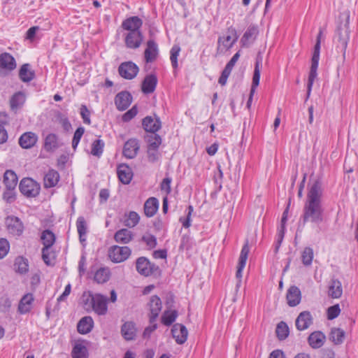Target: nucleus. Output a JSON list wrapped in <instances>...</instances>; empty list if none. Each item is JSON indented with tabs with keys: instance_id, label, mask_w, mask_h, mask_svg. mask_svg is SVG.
Here are the masks:
<instances>
[{
	"instance_id": "obj_64",
	"label": "nucleus",
	"mask_w": 358,
	"mask_h": 358,
	"mask_svg": "<svg viewBox=\"0 0 358 358\" xmlns=\"http://www.w3.org/2000/svg\"><path fill=\"white\" fill-rule=\"evenodd\" d=\"M148 157L149 161L151 162H155L158 160L159 157L158 149H148Z\"/></svg>"
},
{
	"instance_id": "obj_45",
	"label": "nucleus",
	"mask_w": 358,
	"mask_h": 358,
	"mask_svg": "<svg viewBox=\"0 0 358 358\" xmlns=\"http://www.w3.org/2000/svg\"><path fill=\"white\" fill-rule=\"evenodd\" d=\"M345 338V332L339 328L332 329L330 333V339L336 345L341 344Z\"/></svg>"
},
{
	"instance_id": "obj_57",
	"label": "nucleus",
	"mask_w": 358,
	"mask_h": 358,
	"mask_svg": "<svg viewBox=\"0 0 358 358\" xmlns=\"http://www.w3.org/2000/svg\"><path fill=\"white\" fill-rule=\"evenodd\" d=\"M42 258L47 265L53 264L54 255L50 252V248L42 249Z\"/></svg>"
},
{
	"instance_id": "obj_55",
	"label": "nucleus",
	"mask_w": 358,
	"mask_h": 358,
	"mask_svg": "<svg viewBox=\"0 0 358 358\" xmlns=\"http://www.w3.org/2000/svg\"><path fill=\"white\" fill-rule=\"evenodd\" d=\"M10 244L6 238H0V259H3L8 254Z\"/></svg>"
},
{
	"instance_id": "obj_27",
	"label": "nucleus",
	"mask_w": 358,
	"mask_h": 358,
	"mask_svg": "<svg viewBox=\"0 0 358 358\" xmlns=\"http://www.w3.org/2000/svg\"><path fill=\"white\" fill-rule=\"evenodd\" d=\"M117 176L123 184H129L132 179L133 173L131 168L124 164H120L117 167Z\"/></svg>"
},
{
	"instance_id": "obj_7",
	"label": "nucleus",
	"mask_w": 358,
	"mask_h": 358,
	"mask_svg": "<svg viewBox=\"0 0 358 358\" xmlns=\"http://www.w3.org/2000/svg\"><path fill=\"white\" fill-rule=\"evenodd\" d=\"M5 224L8 234L14 237H19L24 232V224L17 217L14 215L6 217Z\"/></svg>"
},
{
	"instance_id": "obj_48",
	"label": "nucleus",
	"mask_w": 358,
	"mask_h": 358,
	"mask_svg": "<svg viewBox=\"0 0 358 358\" xmlns=\"http://www.w3.org/2000/svg\"><path fill=\"white\" fill-rule=\"evenodd\" d=\"M277 337L279 340H285L289 335V327L285 322L278 324L275 329Z\"/></svg>"
},
{
	"instance_id": "obj_37",
	"label": "nucleus",
	"mask_w": 358,
	"mask_h": 358,
	"mask_svg": "<svg viewBox=\"0 0 358 358\" xmlns=\"http://www.w3.org/2000/svg\"><path fill=\"white\" fill-rule=\"evenodd\" d=\"M34 297L31 294H25L20 300L18 306V311L21 314H25L30 311Z\"/></svg>"
},
{
	"instance_id": "obj_8",
	"label": "nucleus",
	"mask_w": 358,
	"mask_h": 358,
	"mask_svg": "<svg viewBox=\"0 0 358 358\" xmlns=\"http://www.w3.org/2000/svg\"><path fill=\"white\" fill-rule=\"evenodd\" d=\"M131 249L127 246H112L108 251V256L112 262L120 263L127 260L131 255Z\"/></svg>"
},
{
	"instance_id": "obj_5",
	"label": "nucleus",
	"mask_w": 358,
	"mask_h": 358,
	"mask_svg": "<svg viewBox=\"0 0 358 358\" xmlns=\"http://www.w3.org/2000/svg\"><path fill=\"white\" fill-rule=\"evenodd\" d=\"M20 190L27 197H36L41 189L40 185L30 178H23L19 185Z\"/></svg>"
},
{
	"instance_id": "obj_56",
	"label": "nucleus",
	"mask_w": 358,
	"mask_h": 358,
	"mask_svg": "<svg viewBox=\"0 0 358 358\" xmlns=\"http://www.w3.org/2000/svg\"><path fill=\"white\" fill-rule=\"evenodd\" d=\"M341 309L338 304L330 306L327 309V318L329 320H334L340 314Z\"/></svg>"
},
{
	"instance_id": "obj_3",
	"label": "nucleus",
	"mask_w": 358,
	"mask_h": 358,
	"mask_svg": "<svg viewBox=\"0 0 358 358\" xmlns=\"http://www.w3.org/2000/svg\"><path fill=\"white\" fill-rule=\"evenodd\" d=\"M322 35V31H320L317 37L316 44L314 47V52L311 59V66L308 76V81L307 85V96L308 99L310 95L312 87L315 78L317 77V70L318 67L319 59H320V36Z\"/></svg>"
},
{
	"instance_id": "obj_60",
	"label": "nucleus",
	"mask_w": 358,
	"mask_h": 358,
	"mask_svg": "<svg viewBox=\"0 0 358 358\" xmlns=\"http://www.w3.org/2000/svg\"><path fill=\"white\" fill-rule=\"evenodd\" d=\"M137 113L138 110L136 106H133L130 110H129L122 115V120L124 122H129L132 118H134L137 115Z\"/></svg>"
},
{
	"instance_id": "obj_52",
	"label": "nucleus",
	"mask_w": 358,
	"mask_h": 358,
	"mask_svg": "<svg viewBox=\"0 0 358 358\" xmlns=\"http://www.w3.org/2000/svg\"><path fill=\"white\" fill-rule=\"evenodd\" d=\"M103 146L104 143L101 140H95L92 145V155L99 157L103 152Z\"/></svg>"
},
{
	"instance_id": "obj_36",
	"label": "nucleus",
	"mask_w": 358,
	"mask_h": 358,
	"mask_svg": "<svg viewBox=\"0 0 358 358\" xmlns=\"http://www.w3.org/2000/svg\"><path fill=\"white\" fill-rule=\"evenodd\" d=\"M44 187L50 188L55 187L59 180V174L57 171L50 170L44 176Z\"/></svg>"
},
{
	"instance_id": "obj_32",
	"label": "nucleus",
	"mask_w": 358,
	"mask_h": 358,
	"mask_svg": "<svg viewBox=\"0 0 358 358\" xmlns=\"http://www.w3.org/2000/svg\"><path fill=\"white\" fill-rule=\"evenodd\" d=\"M35 77L34 71L29 64H24L19 70V78L24 83L31 81Z\"/></svg>"
},
{
	"instance_id": "obj_59",
	"label": "nucleus",
	"mask_w": 358,
	"mask_h": 358,
	"mask_svg": "<svg viewBox=\"0 0 358 358\" xmlns=\"http://www.w3.org/2000/svg\"><path fill=\"white\" fill-rule=\"evenodd\" d=\"M57 119L59 124H62L63 129L66 131H69L71 129V124L70 123L69 119L66 117L59 113L57 115Z\"/></svg>"
},
{
	"instance_id": "obj_4",
	"label": "nucleus",
	"mask_w": 358,
	"mask_h": 358,
	"mask_svg": "<svg viewBox=\"0 0 358 358\" xmlns=\"http://www.w3.org/2000/svg\"><path fill=\"white\" fill-rule=\"evenodd\" d=\"M238 36L235 28L230 27L225 35L220 36L217 40V52L224 54L233 47L237 41Z\"/></svg>"
},
{
	"instance_id": "obj_11",
	"label": "nucleus",
	"mask_w": 358,
	"mask_h": 358,
	"mask_svg": "<svg viewBox=\"0 0 358 358\" xmlns=\"http://www.w3.org/2000/svg\"><path fill=\"white\" fill-rule=\"evenodd\" d=\"M250 252V248L248 241H247L245 245L243 246L241 251L240 257L238 259V263L237 266V271L236 273V278L238 279V282L236 285L237 287H239L241 282L242 271L245 266L246 261L248 259V253Z\"/></svg>"
},
{
	"instance_id": "obj_18",
	"label": "nucleus",
	"mask_w": 358,
	"mask_h": 358,
	"mask_svg": "<svg viewBox=\"0 0 358 358\" xmlns=\"http://www.w3.org/2000/svg\"><path fill=\"white\" fill-rule=\"evenodd\" d=\"M259 33L258 27L255 25H250L243 34L241 43L243 46L248 47L256 39Z\"/></svg>"
},
{
	"instance_id": "obj_35",
	"label": "nucleus",
	"mask_w": 358,
	"mask_h": 358,
	"mask_svg": "<svg viewBox=\"0 0 358 358\" xmlns=\"http://www.w3.org/2000/svg\"><path fill=\"white\" fill-rule=\"evenodd\" d=\"M158 207V200L155 197L149 198L144 203L145 215L148 217L154 216L157 211Z\"/></svg>"
},
{
	"instance_id": "obj_13",
	"label": "nucleus",
	"mask_w": 358,
	"mask_h": 358,
	"mask_svg": "<svg viewBox=\"0 0 358 358\" xmlns=\"http://www.w3.org/2000/svg\"><path fill=\"white\" fill-rule=\"evenodd\" d=\"M313 317L309 311H303L297 317L295 324L299 331L307 329L313 324Z\"/></svg>"
},
{
	"instance_id": "obj_21",
	"label": "nucleus",
	"mask_w": 358,
	"mask_h": 358,
	"mask_svg": "<svg viewBox=\"0 0 358 358\" xmlns=\"http://www.w3.org/2000/svg\"><path fill=\"white\" fill-rule=\"evenodd\" d=\"M121 334L126 341H133L136 336V328L134 322L128 321L121 327Z\"/></svg>"
},
{
	"instance_id": "obj_14",
	"label": "nucleus",
	"mask_w": 358,
	"mask_h": 358,
	"mask_svg": "<svg viewBox=\"0 0 358 358\" xmlns=\"http://www.w3.org/2000/svg\"><path fill=\"white\" fill-rule=\"evenodd\" d=\"M132 96L128 92H121L115 98V103L119 110H126L131 103Z\"/></svg>"
},
{
	"instance_id": "obj_58",
	"label": "nucleus",
	"mask_w": 358,
	"mask_h": 358,
	"mask_svg": "<svg viewBox=\"0 0 358 358\" xmlns=\"http://www.w3.org/2000/svg\"><path fill=\"white\" fill-rule=\"evenodd\" d=\"M193 212V207L192 206H188V213L185 218L181 217L180 218V222L182 223V227L185 228H188L191 225V215Z\"/></svg>"
},
{
	"instance_id": "obj_40",
	"label": "nucleus",
	"mask_w": 358,
	"mask_h": 358,
	"mask_svg": "<svg viewBox=\"0 0 358 358\" xmlns=\"http://www.w3.org/2000/svg\"><path fill=\"white\" fill-rule=\"evenodd\" d=\"M3 182L6 189H15L17 183V177L14 171L7 170L3 175Z\"/></svg>"
},
{
	"instance_id": "obj_2",
	"label": "nucleus",
	"mask_w": 358,
	"mask_h": 358,
	"mask_svg": "<svg viewBox=\"0 0 358 358\" xmlns=\"http://www.w3.org/2000/svg\"><path fill=\"white\" fill-rule=\"evenodd\" d=\"M80 303L87 312L94 311L101 316L108 313V298L101 294L85 291L81 296Z\"/></svg>"
},
{
	"instance_id": "obj_41",
	"label": "nucleus",
	"mask_w": 358,
	"mask_h": 358,
	"mask_svg": "<svg viewBox=\"0 0 358 358\" xmlns=\"http://www.w3.org/2000/svg\"><path fill=\"white\" fill-rule=\"evenodd\" d=\"M77 231L79 234V239L80 243H84L86 241V234L87 231V225L85 218L82 216L78 217L76 221Z\"/></svg>"
},
{
	"instance_id": "obj_26",
	"label": "nucleus",
	"mask_w": 358,
	"mask_h": 358,
	"mask_svg": "<svg viewBox=\"0 0 358 358\" xmlns=\"http://www.w3.org/2000/svg\"><path fill=\"white\" fill-rule=\"evenodd\" d=\"M157 84V78L156 76L154 74L148 75L142 83L141 90L145 94L152 93L156 88Z\"/></svg>"
},
{
	"instance_id": "obj_42",
	"label": "nucleus",
	"mask_w": 358,
	"mask_h": 358,
	"mask_svg": "<svg viewBox=\"0 0 358 358\" xmlns=\"http://www.w3.org/2000/svg\"><path fill=\"white\" fill-rule=\"evenodd\" d=\"M43 248H50L55 242V236L50 230H45L43 231L41 237Z\"/></svg>"
},
{
	"instance_id": "obj_44",
	"label": "nucleus",
	"mask_w": 358,
	"mask_h": 358,
	"mask_svg": "<svg viewBox=\"0 0 358 358\" xmlns=\"http://www.w3.org/2000/svg\"><path fill=\"white\" fill-rule=\"evenodd\" d=\"M148 142V149H158L162 143V138L159 135L156 133L149 134L145 136Z\"/></svg>"
},
{
	"instance_id": "obj_16",
	"label": "nucleus",
	"mask_w": 358,
	"mask_h": 358,
	"mask_svg": "<svg viewBox=\"0 0 358 358\" xmlns=\"http://www.w3.org/2000/svg\"><path fill=\"white\" fill-rule=\"evenodd\" d=\"M139 143L137 139L131 138L129 139L124 145L123 155L128 159L134 158L139 150Z\"/></svg>"
},
{
	"instance_id": "obj_10",
	"label": "nucleus",
	"mask_w": 358,
	"mask_h": 358,
	"mask_svg": "<svg viewBox=\"0 0 358 358\" xmlns=\"http://www.w3.org/2000/svg\"><path fill=\"white\" fill-rule=\"evenodd\" d=\"M138 71L139 69L137 65L132 62H123L118 68L120 75L127 80L134 78L137 76Z\"/></svg>"
},
{
	"instance_id": "obj_22",
	"label": "nucleus",
	"mask_w": 358,
	"mask_h": 358,
	"mask_svg": "<svg viewBox=\"0 0 358 358\" xmlns=\"http://www.w3.org/2000/svg\"><path fill=\"white\" fill-rule=\"evenodd\" d=\"M301 299V293L296 286H291L287 290V303L291 307L297 306Z\"/></svg>"
},
{
	"instance_id": "obj_12",
	"label": "nucleus",
	"mask_w": 358,
	"mask_h": 358,
	"mask_svg": "<svg viewBox=\"0 0 358 358\" xmlns=\"http://www.w3.org/2000/svg\"><path fill=\"white\" fill-rule=\"evenodd\" d=\"M144 129L150 134L156 133L162 127V122L159 117L155 116H147L143 120Z\"/></svg>"
},
{
	"instance_id": "obj_51",
	"label": "nucleus",
	"mask_w": 358,
	"mask_h": 358,
	"mask_svg": "<svg viewBox=\"0 0 358 358\" xmlns=\"http://www.w3.org/2000/svg\"><path fill=\"white\" fill-rule=\"evenodd\" d=\"M301 259L305 266L310 265L313 259V250L309 247L305 248L301 255Z\"/></svg>"
},
{
	"instance_id": "obj_20",
	"label": "nucleus",
	"mask_w": 358,
	"mask_h": 358,
	"mask_svg": "<svg viewBox=\"0 0 358 358\" xmlns=\"http://www.w3.org/2000/svg\"><path fill=\"white\" fill-rule=\"evenodd\" d=\"M38 141L37 135L34 132H25L19 138L20 145L24 149H29L35 145Z\"/></svg>"
},
{
	"instance_id": "obj_24",
	"label": "nucleus",
	"mask_w": 358,
	"mask_h": 358,
	"mask_svg": "<svg viewBox=\"0 0 358 358\" xmlns=\"http://www.w3.org/2000/svg\"><path fill=\"white\" fill-rule=\"evenodd\" d=\"M262 62V57L258 56L256 59V62H255V66L254 74H253V78H252V87H251V90H250V99H252V97L255 92L256 87L259 84Z\"/></svg>"
},
{
	"instance_id": "obj_62",
	"label": "nucleus",
	"mask_w": 358,
	"mask_h": 358,
	"mask_svg": "<svg viewBox=\"0 0 358 358\" xmlns=\"http://www.w3.org/2000/svg\"><path fill=\"white\" fill-rule=\"evenodd\" d=\"M90 113L86 106L82 105L80 107V115L85 124H90Z\"/></svg>"
},
{
	"instance_id": "obj_15",
	"label": "nucleus",
	"mask_w": 358,
	"mask_h": 358,
	"mask_svg": "<svg viewBox=\"0 0 358 358\" xmlns=\"http://www.w3.org/2000/svg\"><path fill=\"white\" fill-rule=\"evenodd\" d=\"M171 333L178 344H183L187 341L188 331L184 325L175 324L172 327Z\"/></svg>"
},
{
	"instance_id": "obj_9",
	"label": "nucleus",
	"mask_w": 358,
	"mask_h": 358,
	"mask_svg": "<svg viewBox=\"0 0 358 358\" xmlns=\"http://www.w3.org/2000/svg\"><path fill=\"white\" fill-rule=\"evenodd\" d=\"M147 307L150 312L148 314L150 323H153L156 321L162 310V303L160 298L157 295L152 296L147 304Z\"/></svg>"
},
{
	"instance_id": "obj_61",
	"label": "nucleus",
	"mask_w": 358,
	"mask_h": 358,
	"mask_svg": "<svg viewBox=\"0 0 358 358\" xmlns=\"http://www.w3.org/2000/svg\"><path fill=\"white\" fill-rule=\"evenodd\" d=\"M3 198L8 203L14 201L15 199V189H7L3 193Z\"/></svg>"
},
{
	"instance_id": "obj_38",
	"label": "nucleus",
	"mask_w": 358,
	"mask_h": 358,
	"mask_svg": "<svg viewBox=\"0 0 358 358\" xmlns=\"http://www.w3.org/2000/svg\"><path fill=\"white\" fill-rule=\"evenodd\" d=\"M0 66L8 70H13L16 67V63L14 57L9 53H2L0 55Z\"/></svg>"
},
{
	"instance_id": "obj_39",
	"label": "nucleus",
	"mask_w": 358,
	"mask_h": 358,
	"mask_svg": "<svg viewBox=\"0 0 358 358\" xmlns=\"http://www.w3.org/2000/svg\"><path fill=\"white\" fill-rule=\"evenodd\" d=\"M329 296L334 299L340 298L343 294L341 282L338 280H332L329 287Z\"/></svg>"
},
{
	"instance_id": "obj_54",
	"label": "nucleus",
	"mask_w": 358,
	"mask_h": 358,
	"mask_svg": "<svg viewBox=\"0 0 358 358\" xmlns=\"http://www.w3.org/2000/svg\"><path fill=\"white\" fill-rule=\"evenodd\" d=\"M142 241L145 242L150 249L154 248L157 245V239L155 236L150 234H145L142 237Z\"/></svg>"
},
{
	"instance_id": "obj_23",
	"label": "nucleus",
	"mask_w": 358,
	"mask_h": 358,
	"mask_svg": "<svg viewBox=\"0 0 358 358\" xmlns=\"http://www.w3.org/2000/svg\"><path fill=\"white\" fill-rule=\"evenodd\" d=\"M325 340V335L320 331L311 333L308 338V342L310 346L314 349L321 348L324 345Z\"/></svg>"
},
{
	"instance_id": "obj_53",
	"label": "nucleus",
	"mask_w": 358,
	"mask_h": 358,
	"mask_svg": "<svg viewBox=\"0 0 358 358\" xmlns=\"http://www.w3.org/2000/svg\"><path fill=\"white\" fill-rule=\"evenodd\" d=\"M180 52V48L178 45H175L172 47L171 49V56L170 59L171 62L172 66L174 69H176L178 67V57L179 55V53Z\"/></svg>"
},
{
	"instance_id": "obj_19",
	"label": "nucleus",
	"mask_w": 358,
	"mask_h": 358,
	"mask_svg": "<svg viewBox=\"0 0 358 358\" xmlns=\"http://www.w3.org/2000/svg\"><path fill=\"white\" fill-rule=\"evenodd\" d=\"M143 41V36L141 31H129L125 36V43L129 48H138Z\"/></svg>"
},
{
	"instance_id": "obj_47",
	"label": "nucleus",
	"mask_w": 358,
	"mask_h": 358,
	"mask_svg": "<svg viewBox=\"0 0 358 358\" xmlns=\"http://www.w3.org/2000/svg\"><path fill=\"white\" fill-rule=\"evenodd\" d=\"M15 268L17 272L23 274L28 271V261L22 257H18L15 260Z\"/></svg>"
},
{
	"instance_id": "obj_49",
	"label": "nucleus",
	"mask_w": 358,
	"mask_h": 358,
	"mask_svg": "<svg viewBox=\"0 0 358 358\" xmlns=\"http://www.w3.org/2000/svg\"><path fill=\"white\" fill-rule=\"evenodd\" d=\"M178 316L176 310H166L162 316V322L166 326H170L175 322Z\"/></svg>"
},
{
	"instance_id": "obj_28",
	"label": "nucleus",
	"mask_w": 358,
	"mask_h": 358,
	"mask_svg": "<svg viewBox=\"0 0 358 358\" xmlns=\"http://www.w3.org/2000/svg\"><path fill=\"white\" fill-rule=\"evenodd\" d=\"M61 146L58 136L55 134H49L44 141V149L47 152H54Z\"/></svg>"
},
{
	"instance_id": "obj_17",
	"label": "nucleus",
	"mask_w": 358,
	"mask_h": 358,
	"mask_svg": "<svg viewBox=\"0 0 358 358\" xmlns=\"http://www.w3.org/2000/svg\"><path fill=\"white\" fill-rule=\"evenodd\" d=\"M159 49L157 44L153 40L147 42V48L144 52V58L147 63H152L157 58Z\"/></svg>"
},
{
	"instance_id": "obj_50",
	"label": "nucleus",
	"mask_w": 358,
	"mask_h": 358,
	"mask_svg": "<svg viewBox=\"0 0 358 358\" xmlns=\"http://www.w3.org/2000/svg\"><path fill=\"white\" fill-rule=\"evenodd\" d=\"M287 217L286 216H282L281 219V224L280 227L278 229V240H277V244L275 246V251L277 252L279 249V247L282 241V239L284 238L285 235V223L287 222Z\"/></svg>"
},
{
	"instance_id": "obj_6",
	"label": "nucleus",
	"mask_w": 358,
	"mask_h": 358,
	"mask_svg": "<svg viewBox=\"0 0 358 358\" xmlns=\"http://www.w3.org/2000/svg\"><path fill=\"white\" fill-rule=\"evenodd\" d=\"M350 38V29L348 23L346 22L343 26L338 28L336 36L335 41L337 43V48H340L343 52V56L345 57L348 43Z\"/></svg>"
},
{
	"instance_id": "obj_30",
	"label": "nucleus",
	"mask_w": 358,
	"mask_h": 358,
	"mask_svg": "<svg viewBox=\"0 0 358 358\" xmlns=\"http://www.w3.org/2000/svg\"><path fill=\"white\" fill-rule=\"evenodd\" d=\"M134 237L133 233L127 229H121L115 232L114 235L115 241L120 244L129 243Z\"/></svg>"
},
{
	"instance_id": "obj_29",
	"label": "nucleus",
	"mask_w": 358,
	"mask_h": 358,
	"mask_svg": "<svg viewBox=\"0 0 358 358\" xmlns=\"http://www.w3.org/2000/svg\"><path fill=\"white\" fill-rule=\"evenodd\" d=\"M94 327V321L92 317L85 316L80 319L77 324L78 331L81 334L90 332Z\"/></svg>"
},
{
	"instance_id": "obj_43",
	"label": "nucleus",
	"mask_w": 358,
	"mask_h": 358,
	"mask_svg": "<svg viewBox=\"0 0 358 358\" xmlns=\"http://www.w3.org/2000/svg\"><path fill=\"white\" fill-rule=\"evenodd\" d=\"M71 355L73 358H87V349L80 343H76L73 348Z\"/></svg>"
},
{
	"instance_id": "obj_63",
	"label": "nucleus",
	"mask_w": 358,
	"mask_h": 358,
	"mask_svg": "<svg viewBox=\"0 0 358 358\" xmlns=\"http://www.w3.org/2000/svg\"><path fill=\"white\" fill-rule=\"evenodd\" d=\"M240 57V51L237 52L230 59V61L225 66V69L231 72L234 66H235L236 63Z\"/></svg>"
},
{
	"instance_id": "obj_25",
	"label": "nucleus",
	"mask_w": 358,
	"mask_h": 358,
	"mask_svg": "<svg viewBox=\"0 0 358 358\" xmlns=\"http://www.w3.org/2000/svg\"><path fill=\"white\" fill-rule=\"evenodd\" d=\"M136 266L138 272L145 276H148L152 272V266L145 257H141L137 259Z\"/></svg>"
},
{
	"instance_id": "obj_34",
	"label": "nucleus",
	"mask_w": 358,
	"mask_h": 358,
	"mask_svg": "<svg viewBox=\"0 0 358 358\" xmlns=\"http://www.w3.org/2000/svg\"><path fill=\"white\" fill-rule=\"evenodd\" d=\"M26 101L24 93L18 92L15 93L10 100V106L12 110L16 112L19 108L22 107Z\"/></svg>"
},
{
	"instance_id": "obj_33",
	"label": "nucleus",
	"mask_w": 358,
	"mask_h": 358,
	"mask_svg": "<svg viewBox=\"0 0 358 358\" xmlns=\"http://www.w3.org/2000/svg\"><path fill=\"white\" fill-rule=\"evenodd\" d=\"M142 24V20L138 17L134 16L124 20L122 23V27L124 29L129 31H140L139 29Z\"/></svg>"
},
{
	"instance_id": "obj_46",
	"label": "nucleus",
	"mask_w": 358,
	"mask_h": 358,
	"mask_svg": "<svg viewBox=\"0 0 358 358\" xmlns=\"http://www.w3.org/2000/svg\"><path fill=\"white\" fill-rule=\"evenodd\" d=\"M110 271L108 268H101L94 274V279L97 283H104L109 280Z\"/></svg>"
},
{
	"instance_id": "obj_31",
	"label": "nucleus",
	"mask_w": 358,
	"mask_h": 358,
	"mask_svg": "<svg viewBox=\"0 0 358 358\" xmlns=\"http://www.w3.org/2000/svg\"><path fill=\"white\" fill-rule=\"evenodd\" d=\"M140 221L139 215L135 211H129L125 213L122 219V222L124 226L129 228L136 227Z\"/></svg>"
},
{
	"instance_id": "obj_1",
	"label": "nucleus",
	"mask_w": 358,
	"mask_h": 358,
	"mask_svg": "<svg viewBox=\"0 0 358 358\" xmlns=\"http://www.w3.org/2000/svg\"><path fill=\"white\" fill-rule=\"evenodd\" d=\"M322 194V182L315 180L308 188L306 201L303 207V222H310L318 224L323 222Z\"/></svg>"
}]
</instances>
